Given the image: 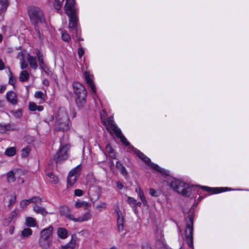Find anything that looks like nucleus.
I'll list each match as a JSON object with an SVG mask.
<instances>
[{
  "label": "nucleus",
  "instance_id": "nucleus-41",
  "mask_svg": "<svg viewBox=\"0 0 249 249\" xmlns=\"http://www.w3.org/2000/svg\"><path fill=\"white\" fill-rule=\"evenodd\" d=\"M95 208L99 212L102 211L107 208V203L104 202H100L96 205Z\"/></svg>",
  "mask_w": 249,
  "mask_h": 249
},
{
  "label": "nucleus",
  "instance_id": "nucleus-53",
  "mask_svg": "<svg viewBox=\"0 0 249 249\" xmlns=\"http://www.w3.org/2000/svg\"><path fill=\"white\" fill-rule=\"evenodd\" d=\"M106 152L109 153L110 152L114 151L110 144H107L106 148Z\"/></svg>",
  "mask_w": 249,
  "mask_h": 249
},
{
  "label": "nucleus",
  "instance_id": "nucleus-54",
  "mask_svg": "<svg viewBox=\"0 0 249 249\" xmlns=\"http://www.w3.org/2000/svg\"><path fill=\"white\" fill-rule=\"evenodd\" d=\"M84 53V51L82 48H79L78 50V54L80 58H81Z\"/></svg>",
  "mask_w": 249,
  "mask_h": 249
},
{
  "label": "nucleus",
  "instance_id": "nucleus-49",
  "mask_svg": "<svg viewBox=\"0 0 249 249\" xmlns=\"http://www.w3.org/2000/svg\"><path fill=\"white\" fill-rule=\"evenodd\" d=\"M17 58L20 60V61L24 60V54L23 52H20L18 53Z\"/></svg>",
  "mask_w": 249,
  "mask_h": 249
},
{
  "label": "nucleus",
  "instance_id": "nucleus-20",
  "mask_svg": "<svg viewBox=\"0 0 249 249\" xmlns=\"http://www.w3.org/2000/svg\"><path fill=\"white\" fill-rule=\"evenodd\" d=\"M90 206L91 204L89 202L85 201H81L80 200H77L74 203V207L77 209L83 208L84 209L87 210L90 208Z\"/></svg>",
  "mask_w": 249,
  "mask_h": 249
},
{
  "label": "nucleus",
  "instance_id": "nucleus-23",
  "mask_svg": "<svg viewBox=\"0 0 249 249\" xmlns=\"http://www.w3.org/2000/svg\"><path fill=\"white\" fill-rule=\"evenodd\" d=\"M27 59L31 68L35 70L37 69V63L36 57L33 56L30 54H28L27 56Z\"/></svg>",
  "mask_w": 249,
  "mask_h": 249
},
{
  "label": "nucleus",
  "instance_id": "nucleus-2",
  "mask_svg": "<svg viewBox=\"0 0 249 249\" xmlns=\"http://www.w3.org/2000/svg\"><path fill=\"white\" fill-rule=\"evenodd\" d=\"M71 126L67 111L60 108L55 115L53 129L55 131L65 132L69 130Z\"/></svg>",
  "mask_w": 249,
  "mask_h": 249
},
{
  "label": "nucleus",
  "instance_id": "nucleus-28",
  "mask_svg": "<svg viewBox=\"0 0 249 249\" xmlns=\"http://www.w3.org/2000/svg\"><path fill=\"white\" fill-rule=\"evenodd\" d=\"M36 53L38 59L39 66L42 69H44L45 64L43 62V53L38 49H36Z\"/></svg>",
  "mask_w": 249,
  "mask_h": 249
},
{
  "label": "nucleus",
  "instance_id": "nucleus-40",
  "mask_svg": "<svg viewBox=\"0 0 249 249\" xmlns=\"http://www.w3.org/2000/svg\"><path fill=\"white\" fill-rule=\"evenodd\" d=\"M61 38L62 40L65 42H69L71 40V36L65 31L61 30Z\"/></svg>",
  "mask_w": 249,
  "mask_h": 249
},
{
  "label": "nucleus",
  "instance_id": "nucleus-51",
  "mask_svg": "<svg viewBox=\"0 0 249 249\" xmlns=\"http://www.w3.org/2000/svg\"><path fill=\"white\" fill-rule=\"evenodd\" d=\"M83 194V191L80 189H76L74 191V195L77 196H82Z\"/></svg>",
  "mask_w": 249,
  "mask_h": 249
},
{
  "label": "nucleus",
  "instance_id": "nucleus-11",
  "mask_svg": "<svg viewBox=\"0 0 249 249\" xmlns=\"http://www.w3.org/2000/svg\"><path fill=\"white\" fill-rule=\"evenodd\" d=\"M84 76L86 81L89 87L90 88L92 92L94 95H96V87L93 81V76L88 71L85 72Z\"/></svg>",
  "mask_w": 249,
  "mask_h": 249
},
{
  "label": "nucleus",
  "instance_id": "nucleus-52",
  "mask_svg": "<svg viewBox=\"0 0 249 249\" xmlns=\"http://www.w3.org/2000/svg\"><path fill=\"white\" fill-rule=\"evenodd\" d=\"M20 67L22 69H26L28 66L27 63L24 61V60L20 61Z\"/></svg>",
  "mask_w": 249,
  "mask_h": 249
},
{
  "label": "nucleus",
  "instance_id": "nucleus-63",
  "mask_svg": "<svg viewBox=\"0 0 249 249\" xmlns=\"http://www.w3.org/2000/svg\"><path fill=\"white\" fill-rule=\"evenodd\" d=\"M76 116V112L74 111H73L72 112V118H74Z\"/></svg>",
  "mask_w": 249,
  "mask_h": 249
},
{
  "label": "nucleus",
  "instance_id": "nucleus-59",
  "mask_svg": "<svg viewBox=\"0 0 249 249\" xmlns=\"http://www.w3.org/2000/svg\"><path fill=\"white\" fill-rule=\"evenodd\" d=\"M14 227L13 226H11L10 227L9 232L11 234H12L14 233Z\"/></svg>",
  "mask_w": 249,
  "mask_h": 249
},
{
  "label": "nucleus",
  "instance_id": "nucleus-19",
  "mask_svg": "<svg viewBox=\"0 0 249 249\" xmlns=\"http://www.w3.org/2000/svg\"><path fill=\"white\" fill-rule=\"evenodd\" d=\"M53 228L52 225L42 229L40 231V236L48 239H52Z\"/></svg>",
  "mask_w": 249,
  "mask_h": 249
},
{
  "label": "nucleus",
  "instance_id": "nucleus-32",
  "mask_svg": "<svg viewBox=\"0 0 249 249\" xmlns=\"http://www.w3.org/2000/svg\"><path fill=\"white\" fill-rule=\"evenodd\" d=\"M35 97L40 99V103H44L46 99V95L41 91H37L35 93Z\"/></svg>",
  "mask_w": 249,
  "mask_h": 249
},
{
  "label": "nucleus",
  "instance_id": "nucleus-21",
  "mask_svg": "<svg viewBox=\"0 0 249 249\" xmlns=\"http://www.w3.org/2000/svg\"><path fill=\"white\" fill-rule=\"evenodd\" d=\"M6 99L9 102L13 105H15L17 103V95L13 91H9L7 92Z\"/></svg>",
  "mask_w": 249,
  "mask_h": 249
},
{
  "label": "nucleus",
  "instance_id": "nucleus-3",
  "mask_svg": "<svg viewBox=\"0 0 249 249\" xmlns=\"http://www.w3.org/2000/svg\"><path fill=\"white\" fill-rule=\"evenodd\" d=\"M64 9L66 14L69 17V28L75 29L77 35L78 33V20L77 9L74 5V0H66Z\"/></svg>",
  "mask_w": 249,
  "mask_h": 249
},
{
  "label": "nucleus",
  "instance_id": "nucleus-27",
  "mask_svg": "<svg viewBox=\"0 0 249 249\" xmlns=\"http://www.w3.org/2000/svg\"><path fill=\"white\" fill-rule=\"evenodd\" d=\"M57 234L60 238L65 239L68 236V232L64 228H58L57 230Z\"/></svg>",
  "mask_w": 249,
  "mask_h": 249
},
{
  "label": "nucleus",
  "instance_id": "nucleus-13",
  "mask_svg": "<svg viewBox=\"0 0 249 249\" xmlns=\"http://www.w3.org/2000/svg\"><path fill=\"white\" fill-rule=\"evenodd\" d=\"M201 188L207 192L211 193L212 194H218L219 193L225 192L227 191H231L232 189L227 187H216L211 188L206 186H201Z\"/></svg>",
  "mask_w": 249,
  "mask_h": 249
},
{
  "label": "nucleus",
  "instance_id": "nucleus-16",
  "mask_svg": "<svg viewBox=\"0 0 249 249\" xmlns=\"http://www.w3.org/2000/svg\"><path fill=\"white\" fill-rule=\"evenodd\" d=\"M78 247L77 243V238L75 236L72 235L70 241L67 244L62 246L61 249H76Z\"/></svg>",
  "mask_w": 249,
  "mask_h": 249
},
{
  "label": "nucleus",
  "instance_id": "nucleus-15",
  "mask_svg": "<svg viewBox=\"0 0 249 249\" xmlns=\"http://www.w3.org/2000/svg\"><path fill=\"white\" fill-rule=\"evenodd\" d=\"M115 212L117 215V229L119 232H121L124 231V217L121 211L118 208L116 209Z\"/></svg>",
  "mask_w": 249,
  "mask_h": 249
},
{
  "label": "nucleus",
  "instance_id": "nucleus-6",
  "mask_svg": "<svg viewBox=\"0 0 249 249\" xmlns=\"http://www.w3.org/2000/svg\"><path fill=\"white\" fill-rule=\"evenodd\" d=\"M193 218L191 215L188 216L187 221L185 229V236L188 246L193 248Z\"/></svg>",
  "mask_w": 249,
  "mask_h": 249
},
{
  "label": "nucleus",
  "instance_id": "nucleus-39",
  "mask_svg": "<svg viewBox=\"0 0 249 249\" xmlns=\"http://www.w3.org/2000/svg\"><path fill=\"white\" fill-rule=\"evenodd\" d=\"M155 235L157 240H159L161 243H163V234L162 231L161 230L159 231L157 230V232L155 233Z\"/></svg>",
  "mask_w": 249,
  "mask_h": 249
},
{
  "label": "nucleus",
  "instance_id": "nucleus-4",
  "mask_svg": "<svg viewBox=\"0 0 249 249\" xmlns=\"http://www.w3.org/2000/svg\"><path fill=\"white\" fill-rule=\"evenodd\" d=\"M168 183L178 193L184 196H189L191 188L189 185L184 183L180 180L171 177L168 178Z\"/></svg>",
  "mask_w": 249,
  "mask_h": 249
},
{
  "label": "nucleus",
  "instance_id": "nucleus-14",
  "mask_svg": "<svg viewBox=\"0 0 249 249\" xmlns=\"http://www.w3.org/2000/svg\"><path fill=\"white\" fill-rule=\"evenodd\" d=\"M60 214L65 216L68 219L72 221L74 214L71 213L69 207L67 206H62L59 208Z\"/></svg>",
  "mask_w": 249,
  "mask_h": 249
},
{
  "label": "nucleus",
  "instance_id": "nucleus-55",
  "mask_svg": "<svg viewBox=\"0 0 249 249\" xmlns=\"http://www.w3.org/2000/svg\"><path fill=\"white\" fill-rule=\"evenodd\" d=\"M109 156L112 159H116V154L114 151L109 152L108 153Z\"/></svg>",
  "mask_w": 249,
  "mask_h": 249
},
{
  "label": "nucleus",
  "instance_id": "nucleus-8",
  "mask_svg": "<svg viewBox=\"0 0 249 249\" xmlns=\"http://www.w3.org/2000/svg\"><path fill=\"white\" fill-rule=\"evenodd\" d=\"M80 171L81 165H78L70 172L67 178V185L68 187L72 186L75 183L80 175Z\"/></svg>",
  "mask_w": 249,
  "mask_h": 249
},
{
  "label": "nucleus",
  "instance_id": "nucleus-25",
  "mask_svg": "<svg viewBox=\"0 0 249 249\" xmlns=\"http://www.w3.org/2000/svg\"><path fill=\"white\" fill-rule=\"evenodd\" d=\"M33 210L36 213L40 214L43 216H45L48 214V212L45 208L39 206L36 204L34 205Z\"/></svg>",
  "mask_w": 249,
  "mask_h": 249
},
{
  "label": "nucleus",
  "instance_id": "nucleus-61",
  "mask_svg": "<svg viewBox=\"0 0 249 249\" xmlns=\"http://www.w3.org/2000/svg\"><path fill=\"white\" fill-rule=\"evenodd\" d=\"M43 84L45 85H48L49 84V82L47 80H44L43 81Z\"/></svg>",
  "mask_w": 249,
  "mask_h": 249
},
{
  "label": "nucleus",
  "instance_id": "nucleus-37",
  "mask_svg": "<svg viewBox=\"0 0 249 249\" xmlns=\"http://www.w3.org/2000/svg\"><path fill=\"white\" fill-rule=\"evenodd\" d=\"M32 232L33 231L31 229L26 228L22 231L21 235L23 237H28L32 235Z\"/></svg>",
  "mask_w": 249,
  "mask_h": 249
},
{
  "label": "nucleus",
  "instance_id": "nucleus-33",
  "mask_svg": "<svg viewBox=\"0 0 249 249\" xmlns=\"http://www.w3.org/2000/svg\"><path fill=\"white\" fill-rule=\"evenodd\" d=\"M116 166L119 169L123 176L126 177L127 176V171L125 168L122 165L119 161H117L116 164Z\"/></svg>",
  "mask_w": 249,
  "mask_h": 249
},
{
  "label": "nucleus",
  "instance_id": "nucleus-45",
  "mask_svg": "<svg viewBox=\"0 0 249 249\" xmlns=\"http://www.w3.org/2000/svg\"><path fill=\"white\" fill-rule=\"evenodd\" d=\"M127 202L132 207L134 208L136 203V199L132 197L127 196Z\"/></svg>",
  "mask_w": 249,
  "mask_h": 249
},
{
  "label": "nucleus",
  "instance_id": "nucleus-5",
  "mask_svg": "<svg viewBox=\"0 0 249 249\" xmlns=\"http://www.w3.org/2000/svg\"><path fill=\"white\" fill-rule=\"evenodd\" d=\"M28 14L31 20L35 24L45 21L44 15L41 10L37 7L31 6L28 9Z\"/></svg>",
  "mask_w": 249,
  "mask_h": 249
},
{
  "label": "nucleus",
  "instance_id": "nucleus-42",
  "mask_svg": "<svg viewBox=\"0 0 249 249\" xmlns=\"http://www.w3.org/2000/svg\"><path fill=\"white\" fill-rule=\"evenodd\" d=\"M9 199V203L8 204V207H10L12 205L14 204L16 201L17 196L15 194H11Z\"/></svg>",
  "mask_w": 249,
  "mask_h": 249
},
{
  "label": "nucleus",
  "instance_id": "nucleus-9",
  "mask_svg": "<svg viewBox=\"0 0 249 249\" xmlns=\"http://www.w3.org/2000/svg\"><path fill=\"white\" fill-rule=\"evenodd\" d=\"M23 174V172L19 169H15L9 171L7 174V179L8 182H13L17 177Z\"/></svg>",
  "mask_w": 249,
  "mask_h": 249
},
{
  "label": "nucleus",
  "instance_id": "nucleus-50",
  "mask_svg": "<svg viewBox=\"0 0 249 249\" xmlns=\"http://www.w3.org/2000/svg\"><path fill=\"white\" fill-rule=\"evenodd\" d=\"M10 77L9 78V84H10L11 85L14 86L15 83H16V79L13 77L11 75V72H10Z\"/></svg>",
  "mask_w": 249,
  "mask_h": 249
},
{
  "label": "nucleus",
  "instance_id": "nucleus-10",
  "mask_svg": "<svg viewBox=\"0 0 249 249\" xmlns=\"http://www.w3.org/2000/svg\"><path fill=\"white\" fill-rule=\"evenodd\" d=\"M92 216V215L90 212H86L78 216L74 215L72 221L74 223H82L90 220Z\"/></svg>",
  "mask_w": 249,
  "mask_h": 249
},
{
  "label": "nucleus",
  "instance_id": "nucleus-48",
  "mask_svg": "<svg viewBox=\"0 0 249 249\" xmlns=\"http://www.w3.org/2000/svg\"><path fill=\"white\" fill-rule=\"evenodd\" d=\"M149 194L151 196H154V197H156L159 196L157 191L153 188L150 189Z\"/></svg>",
  "mask_w": 249,
  "mask_h": 249
},
{
  "label": "nucleus",
  "instance_id": "nucleus-26",
  "mask_svg": "<svg viewBox=\"0 0 249 249\" xmlns=\"http://www.w3.org/2000/svg\"><path fill=\"white\" fill-rule=\"evenodd\" d=\"M25 224L29 227H36L37 226L36 219L30 216L25 217Z\"/></svg>",
  "mask_w": 249,
  "mask_h": 249
},
{
  "label": "nucleus",
  "instance_id": "nucleus-24",
  "mask_svg": "<svg viewBox=\"0 0 249 249\" xmlns=\"http://www.w3.org/2000/svg\"><path fill=\"white\" fill-rule=\"evenodd\" d=\"M14 126L10 124H0V133H5L7 131L14 130Z\"/></svg>",
  "mask_w": 249,
  "mask_h": 249
},
{
  "label": "nucleus",
  "instance_id": "nucleus-31",
  "mask_svg": "<svg viewBox=\"0 0 249 249\" xmlns=\"http://www.w3.org/2000/svg\"><path fill=\"white\" fill-rule=\"evenodd\" d=\"M47 180L52 183L56 184L58 182V178L53 175L52 172H48L46 173Z\"/></svg>",
  "mask_w": 249,
  "mask_h": 249
},
{
  "label": "nucleus",
  "instance_id": "nucleus-62",
  "mask_svg": "<svg viewBox=\"0 0 249 249\" xmlns=\"http://www.w3.org/2000/svg\"><path fill=\"white\" fill-rule=\"evenodd\" d=\"M143 249H151V247L149 246H146L143 247Z\"/></svg>",
  "mask_w": 249,
  "mask_h": 249
},
{
  "label": "nucleus",
  "instance_id": "nucleus-7",
  "mask_svg": "<svg viewBox=\"0 0 249 249\" xmlns=\"http://www.w3.org/2000/svg\"><path fill=\"white\" fill-rule=\"evenodd\" d=\"M70 147V145L68 144L61 145L58 151L53 156L54 160L58 162L67 160L68 158Z\"/></svg>",
  "mask_w": 249,
  "mask_h": 249
},
{
  "label": "nucleus",
  "instance_id": "nucleus-34",
  "mask_svg": "<svg viewBox=\"0 0 249 249\" xmlns=\"http://www.w3.org/2000/svg\"><path fill=\"white\" fill-rule=\"evenodd\" d=\"M16 149L14 147L7 148L5 151V154L8 157H13L16 155Z\"/></svg>",
  "mask_w": 249,
  "mask_h": 249
},
{
  "label": "nucleus",
  "instance_id": "nucleus-36",
  "mask_svg": "<svg viewBox=\"0 0 249 249\" xmlns=\"http://www.w3.org/2000/svg\"><path fill=\"white\" fill-rule=\"evenodd\" d=\"M50 3L53 4L54 8L57 11H59L62 7V2L59 0H49Z\"/></svg>",
  "mask_w": 249,
  "mask_h": 249
},
{
  "label": "nucleus",
  "instance_id": "nucleus-1",
  "mask_svg": "<svg viewBox=\"0 0 249 249\" xmlns=\"http://www.w3.org/2000/svg\"><path fill=\"white\" fill-rule=\"evenodd\" d=\"M100 117L102 123L104 126L106 127L107 130L112 134L113 132L116 137L119 138L121 142L125 146H129L130 148H131L135 153L136 155L147 165L150 166L154 170L160 173L163 176H169V171L163 168L160 167L158 165L152 163L150 159L145 156L139 150L136 149L133 146L130 145L129 142L127 141L126 139L122 133L120 128H119L114 124L113 120V117L110 116L107 117V112L105 110H103L100 113Z\"/></svg>",
  "mask_w": 249,
  "mask_h": 249
},
{
  "label": "nucleus",
  "instance_id": "nucleus-58",
  "mask_svg": "<svg viewBox=\"0 0 249 249\" xmlns=\"http://www.w3.org/2000/svg\"><path fill=\"white\" fill-rule=\"evenodd\" d=\"M142 202H137V200H136V203L135 204L134 208H136L137 206H139V207L141 206L142 205Z\"/></svg>",
  "mask_w": 249,
  "mask_h": 249
},
{
  "label": "nucleus",
  "instance_id": "nucleus-30",
  "mask_svg": "<svg viewBox=\"0 0 249 249\" xmlns=\"http://www.w3.org/2000/svg\"><path fill=\"white\" fill-rule=\"evenodd\" d=\"M28 107L29 110L32 111L36 110L38 111H42L44 108L43 106H37L34 102H30L29 104Z\"/></svg>",
  "mask_w": 249,
  "mask_h": 249
},
{
  "label": "nucleus",
  "instance_id": "nucleus-57",
  "mask_svg": "<svg viewBox=\"0 0 249 249\" xmlns=\"http://www.w3.org/2000/svg\"><path fill=\"white\" fill-rule=\"evenodd\" d=\"M4 69V63H3L2 60L0 59V70H3Z\"/></svg>",
  "mask_w": 249,
  "mask_h": 249
},
{
  "label": "nucleus",
  "instance_id": "nucleus-29",
  "mask_svg": "<svg viewBox=\"0 0 249 249\" xmlns=\"http://www.w3.org/2000/svg\"><path fill=\"white\" fill-rule=\"evenodd\" d=\"M19 214V211L17 209L14 210L11 213L9 219H5L3 220V224L7 225L12 220L16 218Z\"/></svg>",
  "mask_w": 249,
  "mask_h": 249
},
{
  "label": "nucleus",
  "instance_id": "nucleus-64",
  "mask_svg": "<svg viewBox=\"0 0 249 249\" xmlns=\"http://www.w3.org/2000/svg\"><path fill=\"white\" fill-rule=\"evenodd\" d=\"M109 249H116V248L115 247H112L110 248H109Z\"/></svg>",
  "mask_w": 249,
  "mask_h": 249
},
{
  "label": "nucleus",
  "instance_id": "nucleus-12",
  "mask_svg": "<svg viewBox=\"0 0 249 249\" xmlns=\"http://www.w3.org/2000/svg\"><path fill=\"white\" fill-rule=\"evenodd\" d=\"M72 87L76 96H81L83 93H87L85 87L79 82H74Z\"/></svg>",
  "mask_w": 249,
  "mask_h": 249
},
{
  "label": "nucleus",
  "instance_id": "nucleus-18",
  "mask_svg": "<svg viewBox=\"0 0 249 249\" xmlns=\"http://www.w3.org/2000/svg\"><path fill=\"white\" fill-rule=\"evenodd\" d=\"M87 93H83L81 96H76L75 102L78 107L84 108L86 105V97Z\"/></svg>",
  "mask_w": 249,
  "mask_h": 249
},
{
  "label": "nucleus",
  "instance_id": "nucleus-56",
  "mask_svg": "<svg viewBox=\"0 0 249 249\" xmlns=\"http://www.w3.org/2000/svg\"><path fill=\"white\" fill-rule=\"evenodd\" d=\"M117 187L119 190H121L123 188L124 185L121 182H117Z\"/></svg>",
  "mask_w": 249,
  "mask_h": 249
},
{
  "label": "nucleus",
  "instance_id": "nucleus-60",
  "mask_svg": "<svg viewBox=\"0 0 249 249\" xmlns=\"http://www.w3.org/2000/svg\"><path fill=\"white\" fill-rule=\"evenodd\" d=\"M6 89V87L4 86H2L0 88V93H2Z\"/></svg>",
  "mask_w": 249,
  "mask_h": 249
},
{
  "label": "nucleus",
  "instance_id": "nucleus-47",
  "mask_svg": "<svg viewBox=\"0 0 249 249\" xmlns=\"http://www.w3.org/2000/svg\"><path fill=\"white\" fill-rule=\"evenodd\" d=\"M11 113L16 118H20L22 115L21 111L20 109L16 111H12Z\"/></svg>",
  "mask_w": 249,
  "mask_h": 249
},
{
  "label": "nucleus",
  "instance_id": "nucleus-22",
  "mask_svg": "<svg viewBox=\"0 0 249 249\" xmlns=\"http://www.w3.org/2000/svg\"><path fill=\"white\" fill-rule=\"evenodd\" d=\"M135 191L138 194V196L139 197L140 199L141 200L142 204L144 206H147L148 205V203L144 196V192L140 188H137L135 189Z\"/></svg>",
  "mask_w": 249,
  "mask_h": 249
},
{
  "label": "nucleus",
  "instance_id": "nucleus-46",
  "mask_svg": "<svg viewBox=\"0 0 249 249\" xmlns=\"http://www.w3.org/2000/svg\"><path fill=\"white\" fill-rule=\"evenodd\" d=\"M31 203L30 199L22 200L20 202V205L23 209Z\"/></svg>",
  "mask_w": 249,
  "mask_h": 249
},
{
  "label": "nucleus",
  "instance_id": "nucleus-44",
  "mask_svg": "<svg viewBox=\"0 0 249 249\" xmlns=\"http://www.w3.org/2000/svg\"><path fill=\"white\" fill-rule=\"evenodd\" d=\"M31 203H35V204H39L42 202V199L38 196H34L30 198Z\"/></svg>",
  "mask_w": 249,
  "mask_h": 249
},
{
  "label": "nucleus",
  "instance_id": "nucleus-38",
  "mask_svg": "<svg viewBox=\"0 0 249 249\" xmlns=\"http://www.w3.org/2000/svg\"><path fill=\"white\" fill-rule=\"evenodd\" d=\"M0 5L1 7L0 12H4L8 5V0H0Z\"/></svg>",
  "mask_w": 249,
  "mask_h": 249
},
{
  "label": "nucleus",
  "instance_id": "nucleus-43",
  "mask_svg": "<svg viewBox=\"0 0 249 249\" xmlns=\"http://www.w3.org/2000/svg\"><path fill=\"white\" fill-rule=\"evenodd\" d=\"M30 150H31V149L29 147H26L23 148L21 150V153L22 157H23V158L27 157L29 155Z\"/></svg>",
  "mask_w": 249,
  "mask_h": 249
},
{
  "label": "nucleus",
  "instance_id": "nucleus-35",
  "mask_svg": "<svg viewBox=\"0 0 249 249\" xmlns=\"http://www.w3.org/2000/svg\"><path fill=\"white\" fill-rule=\"evenodd\" d=\"M29 77V73L26 71H22L19 76V79L22 82H25L28 80Z\"/></svg>",
  "mask_w": 249,
  "mask_h": 249
},
{
  "label": "nucleus",
  "instance_id": "nucleus-17",
  "mask_svg": "<svg viewBox=\"0 0 249 249\" xmlns=\"http://www.w3.org/2000/svg\"><path fill=\"white\" fill-rule=\"evenodd\" d=\"M52 239H48L40 236L38 244L43 249H48L52 244Z\"/></svg>",
  "mask_w": 249,
  "mask_h": 249
}]
</instances>
